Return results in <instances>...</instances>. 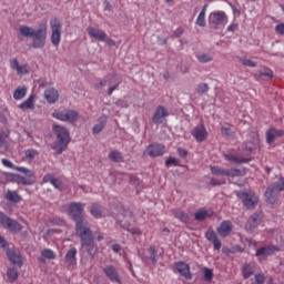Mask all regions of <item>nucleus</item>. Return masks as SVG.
Masks as SVG:
<instances>
[{
	"label": "nucleus",
	"mask_w": 284,
	"mask_h": 284,
	"mask_svg": "<svg viewBox=\"0 0 284 284\" xmlns=\"http://www.w3.org/2000/svg\"><path fill=\"white\" fill-rule=\"evenodd\" d=\"M205 239L213 243L214 250H221V240L216 236V232L214 230H209L205 232Z\"/></svg>",
	"instance_id": "21"
},
{
	"label": "nucleus",
	"mask_w": 284,
	"mask_h": 284,
	"mask_svg": "<svg viewBox=\"0 0 284 284\" xmlns=\"http://www.w3.org/2000/svg\"><path fill=\"white\" fill-rule=\"evenodd\" d=\"M178 153L179 156H181L182 159H185V156H187V151L185 149L179 148Z\"/></svg>",
	"instance_id": "57"
},
{
	"label": "nucleus",
	"mask_w": 284,
	"mask_h": 284,
	"mask_svg": "<svg viewBox=\"0 0 284 284\" xmlns=\"http://www.w3.org/2000/svg\"><path fill=\"white\" fill-rule=\"evenodd\" d=\"M144 154L151 158L163 156L165 154V145L159 143L150 144Z\"/></svg>",
	"instance_id": "11"
},
{
	"label": "nucleus",
	"mask_w": 284,
	"mask_h": 284,
	"mask_svg": "<svg viewBox=\"0 0 284 284\" xmlns=\"http://www.w3.org/2000/svg\"><path fill=\"white\" fill-rule=\"evenodd\" d=\"M41 256H43V258H48L49 261H54V258H57V254H54V251L50 248L42 250Z\"/></svg>",
	"instance_id": "42"
},
{
	"label": "nucleus",
	"mask_w": 284,
	"mask_h": 284,
	"mask_svg": "<svg viewBox=\"0 0 284 284\" xmlns=\"http://www.w3.org/2000/svg\"><path fill=\"white\" fill-rule=\"evenodd\" d=\"M236 196L237 199H241L244 207L247 210L256 207V204L258 203V195H256V193L253 191L237 192Z\"/></svg>",
	"instance_id": "4"
},
{
	"label": "nucleus",
	"mask_w": 284,
	"mask_h": 284,
	"mask_svg": "<svg viewBox=\"0 0 284 284\" xmlns=\"http://www.w3.org/2000/svg\"><path fill=\"white\" fill-rule=\"evenodd\" d=\"M241 63H242V65H245L246 68H256V62H254L250 59H242Z\"/></svg>",
	"instance_id": "49"
},
{
	"label": "nucleus",
	"mask_w": 284,
	"mask_h": 284,
	"mask_svg": "<svg viewBox=\"0 0 284 284\" xmlns=\"http://www.w3.org/2000/svg\"><path fill=\"white\" fill-rule=\"evenodd\" d=\"M103 42L111 47L116 45V42L114 40L110 39L108 36H105V39L103 40Z\"/></svg>",
	"instance_id": "54"
},
{
	"label": "nucleus",
	"mask_w": 284,
	"mask_h": 284,
	"mask_svg": "<svg viewBox=\"0 0 284 284\" xmlns=\"http://www.w3.org/2000/svg\"><path fill=\"white\" fill-rule=\"evenodd\" d=\"M52 118L58 119V121H65L67 123H77V121H79V112L65 109L63 111L52 113Z\"/></svg>",
	"instance_id": "5"
},
{
	"label": "nucleus",
	"mask_w": 284,
	"mask_h": 284,
	"mask_svg": "<svg viewBox=\"0 0 284 284\" xmlns=\"http://www.w3.org/2000/svg\"><path fill=\"white\" fill-rule=\"evenodd\" d=\"M207 10V4H205L202 9V11L200 12L197 19H196V26H199L200 28H205V12Z\"/></svg>",
	"instance_id": "37"
},
{
	"label": "nucleus",
	"mask_w": 284,
	"mask_h": 284,
	"mask_svg": "<svg viewBox=\"0 0 284 284\" xmlns=\"http://www.w3.org/2000/svg\"><path fill=\"white\" fill-rule=\"evenodd\" d=\"M283 130H277L276 128H270L266 132V143L272 144L276 139L283 136Z\"/></svg>",
	"instance_id": "20"
},
{
	"label": "nucleus",
	"mask_w": 284,
	"mask_h": 284,
	"mask_svg": "<svg viewBox=\"0 0 284 284\" xmlns=\"http://www.w3.org/2000/svg\"><path fill=\"white\" fill-rule=\"evenodd\" d=\"M0 247H8V241H6V237L0 235Z\"/></svg>",
	"instance_id": "61"
},
{
	"label": "nucleus",
	"mask_w": 284,
	"mask_h": 284,
	"mask_svg": "<svg viewBox=\"0 0 284 284\" xmlns=\"http://www.w3.org/2000/svg\"><path fill=\"white\" fill-rule=\"evenodd\" d=\"M52 181H54V175L47 174L43 176L42 183H52Z\"/></svg>",
	"instance_id": "52"
},
{
	"label": "nucleus",
	"mask_w": 284,
	"mask_h": 284,
	"mask_svg": "<svg viewBox=\"0 0 284 284\" xmlns=\"http://www.w3.org/2000/svg\"><path fill=\"white\" fill-rule=\"evenodd\" d=\"M221 132H222V134H224L225 136H230V129H229V128L222 126Z\"/></svg>",
	"instance_id": "64"
},
{
	"label": "nucleus",
	"mask_w": 284,
	"mask_h": 284,
	"mask_svg": "<svg viewBox=\"0 0 284 284\" xmlns=\"http://www.w3.org/2000/svg\"><path fill=\"white\" fill-rule=\"evenodd\" d=\"M247 174V169H226V176H231V179H234L236 176H245Z\"/></svg>",
	"instance_id": "29"
},
{
	"label": "nucleus",
	"mask_w": 284,
	"mask_h": 284,
	"mask_svg": "<svg viewBox=\"0 0 284 284\" xmlns=\"http://www.w3.org/2000/svg\"><path fill=\"white\" fill-rule=\"evenodd\" d=\"M1 163H2V165H4V168H10V169L13 168V164L8 159H2Z\"/></svg>",
	"instance_id": "56"
},
{
	"label": "nucleus",
	"mask_w": 284,
	"mask_h": 284,
	"mask_svg": "<svg viewBox=\"0 0 284 284\" xmlns=\"http://www.w3.org/2000/svg\"><path fill=\"white\" fill-rule=\"evenodd\" d=\"M211 185L216 187V185H223V182L219 181L217 179H211Z\"/></svg>",
	"instance_id": "60"
},
{
	"label": "nucleus",
	"mask_w": 284,
	"mask_h": 284,
	"mask_svg": "<svg viewBox=\"0 0 284 284\" xmlns=\"http://www.w3.org/2000/svg\"><path fill=\"white\" fill-rule=\"evenodd\" d=\"M211 174L214 176H226L227 169H221V166H211Z\"/></svg>",
	"instance_id": "40"
},
{
	"label": "nucleus",
	"mask_w": 284,
	"mask_h": 284,
	"mask_svg": "<svg viewBox=\"0 0 284 284\" xmlns=\"http://www.w3.org/2000/svg\"><path fill=\"white\" fill-rule=\"evenodd\" d=\"M69 216L75 223V231L81 239L82 247H89L94 243L92 239V231L90 230V224L83 221V216H85V204L81 202H72L68 206Z\"/></svg>",
	"instance_id": "1"
},
{
	"label": "nucleus",
	"mask_w": 284,
	"mask_h": 284,
	"mask_svg": "<svg viewBox=\"0 0 284 284\" xmlns=\"http://www.w3.org/2000/svg\"><path fill=\"white\" fill-rule=\"evenodd\" d=\"M235 30H239V24L233 23L227 28V32H234Z\"/></svg>",
	"instance_id": "62"
},
{
	"label": "nucleus",
	"mask_w": 284,
	"mask_h": 284,
	"mask_svg": "<svg viewBox=\"0 0 284 284\" xmlns=\"http://www.w3.org/2000/svg\"><path fill=\"white\" fill-rule=\"evenodd\" d=\"M115 105H118V108H129V104L125 102V100H118Z\"/></svg>",
	"instance_id": "53"
},
{
	"label": "nucleus",
	"mask_w": 284,
	"mask_h": 284,
	"mask_svg": "<svg viewBox=\"0 0 284 284\" xmlns=\"http://www.w3.org/2000/svg\"><path fill=\"white\" fill-rule=\"evenodd\" d=\"M19 33L26 39H32V48L41 49L45 45L48 38V26L41 24L38 29L28 26H20Z\"/></svg>",
	"instance_id": "2"
},
{
	"label": "nucleus",
	"mask_w": 284,
	"mask_h": 284,
	"mask_svg": "<svg viewBox=\"0 0 284 284\" xmlns=\"http://www.w3.org/2000/svg\"><path fill=\"white\" fill-rule=\"evenodd\" d=\"M11 68L12 70H16V72H29L30 67L28 64H19V61H17V59H13L11 61Z\"/></svg>",
	"instance_id": "35"
},
{
	"label": "nucleus",
	"mask_w": 284,
	"mask_h": 284,
	"mask_svg": "<svg viewBox=\"0 0 284 284\" xmlns=\"http://www.w3.org/2000/svg\"><path fill=\"white\" fill-rule=\"evenodd\" d=\"M275 30L277 34H284V23L277 24Z\"/></svg>",
	"instance_id": "55"
},
{
	"label": "nucleus",
	"mask_w": 284,
	"mask_h": 284,
	"mask_svg": "<svg viewBox=\"0 0 284 284\" xmlns=\"http://www.w3.org/2000/svg\"><path fill=\"white\" fill-rule=\"evenodd\" d=\"M20 110H34V95H29V98L19 104Z\"/></svg>",
	"instance_id": "32"
},
{
	"label": "nucleus",
	"mask_w": 284,
	"mask_h": 284,
	"mask_svg": "<svg viewBox=\"0 0 284 284\" xmlns=\"http://www.w3.org/2000/svg\"><path fill=\"white\" fill-rule=\"evenodd\" d=\"M175 267L178 272L181 274V276L185 277L186 281L192 280V272H190V264L185 262H178L175 264Z\"/></svg>",
	"instance_id": "19"
},
{
	"label": "nucleus",
	"mask_w": 284,
	"mask_h": 284,
	"mask_svg": "<svg viewBox=\"0 0 284 284\" xmlns=\"http://www.w3.org/2000/svg\"><path fill=\"white\" fill-rule=\"evenodd\" d=\"M102 272L105 274L106 278L111 281V283L121 284V277L119 276V271L113 265H106L102 268Z\"/></svg>",
	"instance_id": "10"
},
{
	"label": "nucleus",
	"mask_w": 284,
	"mask_h": 284,
	"mask_svg": "<svg viewBox=\"0 0 284 284\" xmlns=\"http://www.w3.org/2000/svg\"><path fill=\"white\" fill-rule=\"evenodd\" d=\"M44 99H47L48 103H57L59 101V91L51 88L44 91Z\"/></svg>",
	"instance_id": "23"
},
{
	"label": "nucleus",
	"mask_w": 284,
	"mask_h": 284,
	"mask_svg": "<svg viewBox=\"0 0 284 284\" xmlns=\"http://www.w3.org/2000/svg\"><path fill=\"white\" fill-rule=\"evenodd\" d=\"M28 94V88L27 87H18L13 92V99L16 101H21Z\"/></svg>",
	"instance_id": "34"
},
{
	"label": "nucleus",
	"mask_w": 284,
	"mask_h": 284,
	"mask_svg": "<svg viewBox=\"0 0 284 284\" xmlns=\"http://www.w3.org/2000/svg\"><path fill=\"white\" fill-rule=\"evenodd\" d=\"M214 216V211L212 209L201 207L194 213V220L199 223L203 221H207V219H212Z\"/></svg>",
	"instance_id": "18"
},
{
	"label": "nucleus",
	"mask_w": 284,
	"mask_h": 284,
	"mask_svg": "<svg viewBox=\"0 0 284 284\" xmlns=\"http://www.w3.org/2000/svg\"><path fill=\"white\" fill-rule=\"evenodd\" d=\"M227 21V14L224 11H214L211 13V23L215 30H219L220 26Z\"/></svg>",
	"instance_id": "12"
},
{
	"label": "nucleus",
	"mask_w": 284,
	"mask_h": 284,
	"mask_svg": "<svg viewBox=\"0 0 284 284\" xmlns=\"http://www.w3.org/2000/svg\"><path fill=\"white\" fill-rule=\"evenodd\" d=\"M166 168H170V165H179V160L176 158H169L165 161Z\"/></svg>",
	"instance_id": "50"
},
{
	"label": "nucleus",
	"mask_w": 284,
	"mask_h": 284,
	"mask_svg": "<svg viewBox=\"0 0 284 284\" xmlns=\"http://www.w3.org/2000/svg\"><path fill=\"white\" fill-rule=\"evenodd\" d=\"M254 274V267L251 264H244L242 267L243 278H250Z\"/></svg>",
	"instance_id": "38"
},
{
	"label": "nucleus",
	"mask_w": 284,
	"mask_h": 284,
	"mask_svg": "<svg viewBox=\"0 0 284 284\" xmlns=\"http://www.w3.org/2000/svg\"><path fill=\"white\" fill-rule=\"evenodd\" d=\"M192 136L197 141V143H203V141L207 140V129H205V125L200 124L195 126L191 131Z\"/></svg>",
	"instance_id": "13"
},
{
	"label": "nucleus",
	"mask_w": 284,
	"mask_h": 284,
	"mask_svg": "<svg viewBox=\"0 0 284 284\" xmlns=\"http://www.w3.org/2000/svg\"><path fill=\"white\" fill-rule=\"evenodd\" d=\"M119 83L118 82L115 85L111 87L109 90H108V95L109 97H112V92H114V90H116V88H119Z\"/></svg>",
	"instance_id": "63"
},
{
	"label": "nucleus",
	"mask_w": 284,
	"mask_h": 284,
	"mask_svg": "<svg viewBox=\"0 0 284 284\" xmlns=\"http://www.w3.org/2000/svg\"><path fill=\"white\" fill-rule=\"evenodd\" d=\"M7 276L11 283H14V281L19 278V272L17 271V268H9L7 271Z\"/></svg>",
	"instance_id": "43"
},
{
	"label": "nucleus",
	"mask_w": 284,
	"mask_h": 284,
	"mask_svg": "<svg viewBox=\"0 0 284 284\" xmlns=\"http://www.w3.org/2000/svg\"><path fill=\"white\" fill-rule=\"evenodd\" d=\"M24 156L28 161H34V159H37V156H39V151L34 150V149H28L24 152Z\"/></svg>",
	"instance_id": "41"
},
{
	"label": "nucleus",
	"mask_w": 284,
	"mask_h": 284,
	"mask_svg": "<svg viewBox=\"0 0 284 284\" xmlns=\"http://www.w3.org/2000/svg\"><path fill=\"white\" fill-rule=\"evenodd\" d=\"M255 79H257V81H270L273 77L274 73L273 72H260V73H255L254 74Z\"/></svg>",
	"instance_id": "39"
},
{
	"label": "nucleus",
	"mask_w": 284,
	"mask_h": 284,
	"mask_svg": "<svg viewBox=\"0 0 284 284\" xmlns=\"http://www.w3.org/2000/svg\"><path fill=\"white\" fill-rule=\"evenodd\" d=\"M88 34L89 37H91V39H97V41H104L106 37V33L104 31L94 28H89Z\"/></svg>",
	"instance_id": "25"
},
{
	"label": "nucleus",
	"mask_w": 284,
	"mask_h": 284,
	"mask_svg": "<svg viewBox=\"0 0 284 284\" xmlns=\"http://www.w3.org/2000/svg\"><path fill=\"white\" fill-rule=\"evenodd\" d=\"M98 121L99 124H95L92 129L93 134H101V132H103V128H105V123H108V116L102 115Z\"/></svg>",
	"instance_id": "27"
},
{
	"label": "nucleus",
	"mask_w": 284,
	"mask_h": 284,
	"mask_svg": "<svg viewBox=\"0 0 284 284\" xmlns=\"http://www.w3.org/2000/svg\"><path fill=\"white\" fill-rule=\"evenodd\" d=\"M183 34V29L182 28H178L174 32L173 36L179 39V37H181Z\"/></svg>",
	"instance_id": "59"
},
{
	"label": "nucleus",
	"mask_w": 284,
	"mask_h": 284,
	"mask_svg": "<svg viewBox=\"0 0 284 284\" xmlns=\"http://www.w3.org/2000/svg\"><path fill=\"white\" fill-rule=\"evenodd\" d=\"M0 148L8 150L10 148V131L6 130L0 132Z\"/></svg>",
	"instance_id": "26"
},
{
	"label": "nucleus",
	"mask_w": 284,
	"mask_h": 284,
	"mask_svg": "<svg viewBox=\"0 0 284 284\" xmlns=\"http://www.w3.org/2000/svg\"><path fill=\"white\" fill-rule=\"evenodd\" d=\"M196 59L200 63H210V61H212V55L210 53H202L196 55Z\"/></svg>",
	"instance_id": "45"
},
{
	"label": "nucleus",
	"mask_w": 284,
	"mask_h": 284,
	"mask_svg": "<svg viewBox=\"0 0 284 284\" xmlns=\"http://www.w3.org/2000/svg\"><path fill=\"white\" fill-rule=\"evenodd\" d=\"M0 223L2 227L10 230V232H21V230H23V226H21L19 222L10 219L8 215L3 214V212H0Z\"/></svg>",
	"instance_id": "7"
},
{
	"label": "nucleus",
	"mask_w": 284,
	"mask_h": 284,
	"mask_svg": "<svg viewBox=\"0 0 284 284\" xmlns=\"http://www.w3.org/2000/svg\"><path fill=\"white\" fill-rule=\"evenodd\" d=\"M170 116V112L163 105H159L153 114L152 121L155 125H161L163 119Z\"/></svg>",
	"instance_id": "14"
},
{
	"label": "nucleus",
	"mask_w": 284,
	"mask_h": 284,
	"mask_svg": "<svg viewBox=\"0 0 284 284\" xmlns=\"http://www.w3.org/2000/svg\"><path fill=\"white\" fill-rule=\"evenodd\" d=\"M51 26V43L54 48H59L61 43V21L59 19H53L50 22Z\"/></svg>",
	"instance_id": "6"
},
{
	"label": "nucleus",
	"mask_w": 284,
	"mask_h": 284,
	"mask_svg": "<svg viewBox=\"0 0 284 284\" xmlns=\"http://www.w3.org/2000/svg\"><path fill=\"white\" fill-rule=\"evenodd\" d=\"M103 206H101V204L99 203H93L91 205L90 209V213L92 214V216H94L95 219H101V216H103Z\"/></svg>",
	"instance_id": "31"
},
{
	"label": "nucleus",
	"mask_w": 284,
	"mask_h": 284,
	"mask_svg": "<svg viewBox=\"0 0 284 284\" xmlns=\"http://www.w3.org/2000/svg\"><path fill=\"white\" fill-rule=\"evenodd\" d=\"M53 132L57 134V142L53 145V150H55L57 154H62L71 141L70 131H68V129L64 126L55 124L53 125Z\"/></svg>",
	"instance_id": "3"
},
{
	"label": "nucleus",
	"mask_w": 284,
	"mask_h": 284,
	"mask_svg": "<svg viewBox=\"0 0 284 284\" xmlns=\"http://www.w3.org/2000/svg\"><path fill=\"white\" fill-rule=\"evenodd\" d=\"M232 230H234V225L230 220H225L216 229V232L220 236H222V239H225L232 234Z\"/></svg>",
	"instance_id": "16"
},
{
	"label": "nucleus",
	"mask_w": 284,
	"mask_h": 284,
	"mask_svg": "<svg viewBox=\"0 0 284 284\" xmlns=\"http://www.w3.org/2000/svg\"><path fill=\"white\" fill-rule=\"evenodd\" d=\"M149 254L152 263H156L159 261V256L156 255V247L150 246L149 247Z\"/></svg>",
	"instance_id": "46"
},
{
	"label": "nucleus",
	"mask_w": 284,
	"mask_h": 284,
	"mask_svg": "<svg viewBox=\"0 0 284 284\" xmlns=\"http://www.w3.org/2000/svg\"><path fill=\"white\" fill-rule=\"evenodd\" d=\"M252 284H265V275L263 273L256 274L255 281Z\"/></svg>",
	"instance_id": "48"
},
{
	"label": "nucleus",
	"mask_w": 284,
	"mask_h": 284,
	"mask_svg": "<svg viewBox=\"0 0 284 284\" xmlns=\"http://www.w3.org/2000/svg\"><path fill=\"white\" fill-rule=\"evenodd\" d=\"M226 161H230V163H250L252 159L243 158L239 154L229 153L224 155Z\"/></svg>",
	"instance_id": "22"
},
{
	"label": "nucleus",
	"mask_w": 284,
	"mask_h": 284,
	"mask_svg": "<svg viewBox=\"0 0 284 284\" xmlns=\"http://www.w3.org/2000/svg\"><path fill=\"white\" fill-rule=\"evenodd\" d=\"M7 256L12 263V265H18V267H23V256H21V253L17 252L14 248H9L7 251Z\"/></svg>",
	"instance_id": "17"
},
{
	"label": "nucleus",
	"mask_w": 284,
	"mask_h": 284,
	"mask_svg": "<svg viewBox=\"0 0 284 284\" xmlns=\"http://www.w3.org/2000/svg\"><path fill=\"white\" fill-rule=\"evenodd\" d=\"M210 92V85L207 83H200L196 88V93L200 94V97H203V94H207Z\"/></svg>",
	"instance_id": "44"
},
{
	"label": "nucleus",
	"mask_w": 284,
	"mask_h": 284,
	"mask_svg": "<svg viewBox=\"0 0 284 284\" xmlns=\"http://www.w3.org/2000/svg\"><path fill=\"white\" fill-rule=\"evenodd\" d=\"M51 185H53V187H55V190H62L63 189V183H61L59 181V179L53 178V181L51 182Z\"/></svg>",
	"instance_id": "51"
},
{
	"label": "nucleus",
	"mask_w": 284,
	"mask_h": 284,
	"mask_svg": "<svg viewBox=\"0 0 284 284\" xmlns=\"http://www.w3.org/2000/svg\"><path fill=\"white\" fill-rule=\"evenodd\" d=\"M214 278V272L211 268L204 267V281L210 282Z\"/></svg>",
	"instance_id": "47"
},
{
	"label": "nucleus",
	"mask_w": 284,
	"mask_h": 284,
	"mask_svg": "<svg viewBox=\"0 0 284 284\" xmlns=\"http://www.w3.org/2000/svg\"><path fill=\"white\" fill-rule=\"evenodd\" d=\"M274 252H278V246H262L256 250L255 256H270Z\"/></svg>",
	"instance_id": "24"
},
{
	"label": "nucleus",
	"mask_w": 284,
	"mask_h": 284,
	"mask_svg": "<svg viewBox=\"0 0 284 284\" xmlns=\"http://www.w3.org/2000/svg\"><path fill=\"white\" fill-rule=\"evenodd\" d=\"M18 172H21L27 176V178H20V183L22 185H34V171L20 166L18 168Z\"/></svg>",
	"instance_id": "15"
},
{
	"label": "nucleus",
	"mask_w": 284,
	"mask_h": 284,
	"mask_svg": "<svg viewBox=\"0 0 284 284\" xmlns=\"http://www.w3.org/2000/svg\"><path fill=\"white\" fill-rule=\"evenodd\" d=\"M4 199L10 203H21V195L17 191H7Z\"/></svg>",
	"instance_id": "28"
},
{
	"label": "nucleus",
	"mask_w": 284,
	"mask_h": 284,
	"mask_svg": "<svg viewBox=\"0 0 284 284\" xmlns=\"http://www.w3.org/2000/svg\"><path fill=\"white\" fill-rule=\"evenodd\" d=\"M278 192H284V178L280 183H274L266 189L265 196L268 203H274L276 201V194Z\"/></svg>",
	"instance_id": "8"
},
{
	"label": "nucleus",
	"mask_w": 284,
	"mask_h": 284,
	"mask_svg": "<svg viewBox=\"0 0 284 284\" xmlns=\"http://www.w3.org/2000/svg\"><path fill=\"white\" fill-rule=\"evenodd\" d=\"M65 263L75 265L77 263V247H71L65 254Z\"/></svg>",
	"instance_id": "30"
},
{
	"label": "nucleus",
	"mask_w": 284,
	"mask_h": 284,
	"mask_svg": "<svg viewBox=\"0 0 284 284\" xmlns=\"http://www.w3.org/2000/svg\"><path fill=\"white\" fill-rule=\"evenodd\" d=\"M109 159L113 161V163H123V154L116 150L109 153Z\"/></svg>",
	"instance_id": "36"
},
{
	"label": "nucleus",
	"mask_w": 284,
	"mask_h": 284,
	"mask_svg": "<svg viewBox=\"0 0 284 284\" xmlns=\"http://www.w3.org/2000/svg\"><path fill=\"white\" fill-rule=\"evenodd\" d=\"M175 219H179L182 223H190V215L181 209L173 211Z\"/></svg>",
	"instance_id": "33"
},
{
	"label": "nucleus",
	"mask_w": 284,
	"mask_h": 284,
	"mask_svg": "<svg viewBox=\"0 0 284 284\" xmlns=\"http://www.w3.org/2000/svg\"><path fill=\"white\" fill-rule=\"evenodd\" d=\"M262 221H263V213L256 212L253 215H251L245 224L246 232H248V234L254 233L256 227L261 225Z\"/></svg>",
	"instance_id": "9"
},
{
	"label": "nucleus",
	"mask_w": 284,
	"mask_h": 284,
	"mask_svg": "<svg viewBox=\"0 0 284 284\" xmlns=\"http://www.w3.org/2000/svg\"><path fill=\"white\" fill-rule=\"evenodd\" d=\"M131 234L135 235V236H141V230L133 227V229H129L128 230Z\"/></svg>",
	"instance_id": "58"
}]
</instances>
